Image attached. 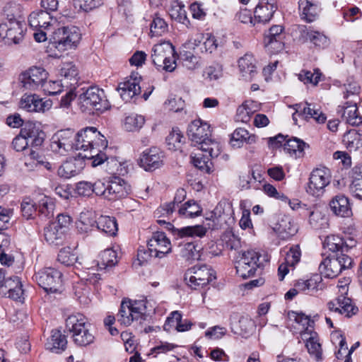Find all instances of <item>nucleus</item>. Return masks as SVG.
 I'll use <instances>...</instances> for the list:
<instances>
[{
  "instance_id": "5701e85b",
  "label": "nucleus",
  "mask_w": 362,
  "mask_h": 362,
  "mask_svg": "<svg viewBox=\"0 0 362 362\" xmlns=\"http://www.w3.org/2000/svg\"><path fill=\"white\" fill-rule=\"evenodd\" d=\"M276 9L275 0H259L255 9V19L258 23H267L270 21Z\"/></svg>"
},
{
  "instance_id": "09e8293b",
  "label": "nucleus",
  "mask_w": 362,
  "mask_h": 362,
  "mask_svg": "<svg viewBox=\"0 0 362 362\" xmlns=\"http://www.w3.org/2000/svg\"><path fill=\"white\" fill-rule=\"evenodd\" d=\"M55 204L53 199L49 197L43 196L38 201L37 211L42 218H50L54 216Z\"/></svg>"
},
{
  "instance_id": "c03bdc74",
  "label": "nucleus",
  "mask_w": 362,
  "mask_h": 362,
  "mask_svg": "<svg viewBox=\"0 0 362 362\" xmlns=\"http://www.w3.org/2000/svg\"><path fill=\"white\" fill-rule=\"evenodd\" d=\"M50 16L47 11H37L32 12L28 16L29 25L35 29L47 28L49 25Z\"/></svg>"
},
{
  "instance_id": "72a5a7b5",
  "label": "nucleus",
  "mask_w": 362,
  "mask_h": 362,
  "mask_svg": "<svg viewBox=\"0 0 362 362\" xmlns=\"http://www.w3.org/2000/svg\"><path fill=\"white\" fill-rule=\"evenodd\" d=\"M62 77L61 81L66 87H71L77 83L78 69L72 62L64 63L59 71Z\"/></svg>"
},
{
  "instance_id": "0eeeda50",
  "label": "nucleus",
  "mask_w": 362,
  "mask_h": 362,
  "mask_svg": "<svg viewBox=\"0 0 362 362\" xmlns=\"http://www.w3.org/2000/svg\"><path fill=\"white\" fill-rule=\"evenodd\" d=\"M34 279L47 293H56L62 288V273L54 268L47 267L36 272Z\"/></svg>"
},
{
  "instance_id": "0e129e2a",
  "label": "nucleus",
  "mask_w": 362,
  "mask_h": 362,
  "mask_svg": "<svg viewBox=\"0 0 362 362\" xmlns=\"http://www.w3.org/2000/svg\"><path fill=\"white\" fill-rule=\"evenodd\" d=\"M301 252L298 245H293L286 252L285 262L289 266L294 267L300 259Z\"/></svg>"
},
{
  "instance_id": "393cba45",
  "label": "nucleus",
  "mask_w": 362,
  "mask_h": 362,
  "mask_svg": "<svg viewBox=\"0 0 362 362\" xmlns=\"http://www.w3.org/2000/svg\"><path fill=\"white\" fill-rule=\"evenodd\" d=\"M301 337L306 341L305 346L308 353L313 356L316 361H321L322 350L317 333L313 330L303 332L301 333Z\"/></svg>"
},
{
  "instance_id": "8fccbe9b",
  "label": "nucleus",
  "mask_w": 362,
  "mask_h": 362,
  "mask_svg": "<svg viewBox=\"0 0 362 362\" xmlns=\"http://www.w3.org/2000/svg\"><path fill=\"white\" fill-rule=\"evenodd\" d=\"M342 141L350 151H356L362 146L361 134L354 129L346 132L343 136Z\"/></svg>"
},
{
  "instance_id": "4c0bfd02",
  "label": "nucleus",
  "mask_w": 362,
  "mask_h": 362,
  "mask_svg": "<svg viewBox=\"0 0 362 362\" xmlns=\"http://www.w3.org/2000/svg\"><path fill=\"white\" fill-rule=\"evenodd\" d=\"M257 141L255 134H250L244 128H237L231 134L230 143L233 147L240 148L244 143L252 144Z\"/></svg>"
},
{
  "instance_id": "4d7b16f0",
  "label": "nucleus",
  "mask_w": 362,
  "mask_h": 362,
  "mask_svg": "<svg viewBox=\"0 0 362 362\" xmlns=\"http://www.w3.org/2000/svg\"><path fill=\"white\" fill-rule=\"evenodd\" d=\"M322 74L319 69H314V72L310 71L302 70L298 75V78L304 83H311L317 85L320 80Z\"/></svg>"
},
{
  "instance_id": "b1692460",
  "label": "nucleus",
  "mask_w": 362,
  "mask_h": 362,
  "mask_svg": "<svg viewBox=\"0 0 362 362\" xmlns=\"http://www.w3.org/2000/svg\"><path fill=\"white\" fill-rule=\"evenodd\" d=\"M21 130L32 147H40L44 143L45 133L35 124L27 122Z\"/></svg>"
},
{
  "instance_id": "f03ea898",
  "label": "nucleus",
  "mask_w": 362,
  "mask_h": 362,
  "mask_svg": "<svg viewBox=\"0 0 362 362\" xmlns=\"http://www.w3.org/2000/svg\"><path fill=\"white\" fill-rule=\"evenodd\" d=\"M75 150H82L78 156L82 158L81 155L97 154V152L104 151L107 147L106 138L101 134L96 127H88L80 130L76 134L75 141Z\"/></svg>"
},
{
  "instance_id": "f3484780",
  "label": "nucleus",
  "mask_w": 362,
  "mask_h": 362,
  "mask_svg": "<svg viewBox=\"0 0 362 362\" xmlns=\"http://www.w3.org/2000/svg\"><path fill=\"white\" fill-rule=\"evenodd\" d=\"M82 159L91 160V165L97 167L105 164V170L110 174L121 173V163L114 157H108L103 151L97 152V154L81 155Z\"/></svg>"
},
{
  "instance_id": "6e6d98bb",
  "label": "nucleus",
  "mask_w": 362,
  "mask_h": 362,
  "mask_svg": "<svg viewBox=\"0 0 362 362\" xmlns=\"http://www.w3.org/2000/svg\"><path fill=\"white\" fill-rule=\"evenodd\" d=\"M324 247L327 248L333 252H341L343 245V237L330 235L327 236L324 241Z\"/></svg>"
},
{
  "instance_id": "2eb2a0df",
  "label": "nucleus",
  "mask_w": 362,
  "mask_h": 362,
  "mask_svg": "<svg viewBox=\"0 0 362 362\" xmlns=\"http://www.w3.org/2000/svg\"><path fill=\"white\" fill-rule=\"evenodd\" d=\"M149 256L162 258L171 252V243L163 232H156L147 243Z\"/></svg>"
},
{
  "instance_id": "e2e57ef3",
  "label": "nucleus",
  "mask_w": 362,
  "mask_h": 362,
  "mask_svg": "<svg viewBox=\"0 0 362 362\" xmlns=\"http://www.w3.org/2000/svg\"><path fill=\"white\" fill-rule=\"evenodd\" d=\"M101 265L104 267H112L117 263V252L112 249L105 250L101 253Z\"/></svg>"
},
{
  "instance_id": "1a4fd4ad",
  "label": "nucleus",
  "mask_w": 362,
  "mask_h": 362,
  "mask_svg": "<svg viewBox=\"0 0 362 362\" xmlns=\"http://www.w3.org/2000/svg\"><path fill=\"white\" fill-rule=\"evenodd\" d=\"M216 279L215 272L207 265L194 266L185 274L187 284L193 289L207 285Z\"/></svg>"
},
{
  "instance_id": "c85d7f7f",
  "label": "nucleus",
  "mask_w": 362,
  "mask_h": 362,
  "mask_svg": "<svg viewBox=\"0 0 362 362\" xmlns=\"http://www.w3.org/2000/svg\"><path fill=\"white\" fill-rule=\"evenodd\" d=\"M96 214L93 211L84 210L81 212L76 228L81 233H88L96 228Z\"/></svg>"
},
{
  "instance_id": "a19ab883",
  "label": "nucleus",
  "mask_w": 362,
  "mask_h": 362,
  "mask_svg": "<svg viewBox=\"0 0 362 362\" xmlns=\"http://www.w3.org/2000/svg\"><path fill=\"white\" fill-rule=\"evenodd\" d=\"M298 8L301 18L308 23L313 22L318 16V6L308 0H299Z\"/></svg>"
},
{
  "instance_id": "bb28decb",
  "label": "nucleus",
  "mask_w": 362,
  "mask_h": 362,
  "mask_svg": "<svg viewBox=\"0 0 362 362\" xmlns=\"http://www.w3.org/2000/svg\"><path fill=\"white\" fill-rule=\"evenodd\" d=\"M300 37L305 41L310 42L320 48H325L329 44V40L325 35L313 30L311 27L303 26L300 30Z\"/></svg>"
},
{
  "instance_id": "6e6552de",
  "label": "nucleus",
  "mask_w": 362,
  "mask_h": 362,
  "mask_svg": "<svg viewBox=\"0 0 362 362\" xmlns=\"http://www.w3.org/2000/svg\"><path fill=\"white\" fill-rule=\"evenodd\" d=\"M144 310L145 306L142 301L123 299L117 315V322L122 325L129 326L134 320L144 319Z\"/></svg>"
},
{
  "instance_id": "69168bd1",
  "label": "nucleus",
  "mask_w": 362,
  "mask_h": 362,
  "mask_svg": "<svg viewBox=\"0 0 362 362\" xmlns=\"http://www.w3.org/2000/svg\"><path fill=\"white\" fill-rule=\"evenodd\" d=\"M102 0H74V4L76 8L86 12L90 11L101 4Z\"/></svg>"
},
{
  "instance_id": "58836bf2",
  "label": "nucleus",
  "mask_w": 362,
  "mask_h": 362,
  "mask_svg": "<svg viewBox=\"0 0 362 362\" xmlns=\"http://www.w3.org/2000/svg\"><path fill=\"white\" fill-rule=\"evenodd\" d=\"M319 270L326 278L332 279L338 276L342 271L337 259L334 257L325 258L320 264Z\"/></svg>"
},
{
  "instance_id": "20e7f679",
  "label": "nucleus",
  "mask_w": 362,
  "mask_h": 362,
  "mask_svg": "<svg viewBox=\"0 0 362 362\" xmlns=\"http://www.w3.org/2000/svg\"><path fill=\"white\" fill-rule=\"evenodd\" d=\"M79 101L83 111L103 112L110 107L105 92L96 86H91L80 94Z\"/></svg>"
},
{
  "instance_id": "f8f14e48",
  "label": "nucleus",
  "mask_w": 362,
  "mask_h": 362,
  "mask_svg": "<svg viewBox=\"0 0 362 362\" xmlns=\"http://www.w3.org/2000/svg\"><path fill=\"white\" fill-rule=\"evenodd\" d=\"M330 181L331 174L327 168H315L310 173L306 192L313 196L320 197L324 193L325 188Z\"/></svg>"
},
{
  "instance_id": "9b49d317",
  "label": "nucleus",
  "mask_w": 362,
  "mask_h": 362,
  "mask_svg": "<svg viewBox=\"0 0 362 362\" xmlns=\"http://www.w3.org/2000/svg\"><path fill=\"white\" fill-rule=\"evenodd\" d=\"M259 254L253 250L242 252L240 259L236 262V273L243 279L253 276L259 267Z\"/></svg>"
},
{
  "instance_id": "37998d69",
  "label": "nucleus",
  "mask_w": 362,
  "mask_h": 362,
  "mask_svg": "<svg viewBox=\"0 0 362 362\" xmlns=\"http://www.w3.org/2000/svg\"><path fill=\"white\" fill-rule=\"evenodd\" d=\"M24 33V23L16 21L14 18H10V30L7 34V42L19 44L23 39Z\"/></svg>"
},
{
  "instance_id": "338daca9",
  "label": "nucleus",
  "mask_w": 362,
  "mask_h": 362,
  "mask_svg": "<svg viewBox=\"0 0 362 362\" xmlns=\"http://www.w3.org/2000/svg\"><path fill=\"white\" fill-rule=\"evenodd\" d=\"M184 136L181 131L178 128H173L170 134L167 136L166 140L169 145H173L177 148V145L183 142Z\"/></svg>"
},
{
  "instance_id": "c756f323",
  "label": "nucleus",
  "mask_w": 362,
  "mask_h": 362,
  "mask_svg": "<svg viewBox=\"0 0 362 362\" xmlns=\"http://www.w3.org/2000/svg\"><path fill=\"white\" fill-rule=\"evenodd\" d=\"M238 68L242 78L245 81H251L257 73L255 59L253 55L245 54L238 60Z\"/></svg>"
},
{
  "instance_id": "2f4dec72",
  "label": "nucleus",
  "mask_w": 362,
  "mask_h": 362,
  "mask_svg": "<svg viewBox=\"0 0 362 362\" xmlns=\"http://www.w3.org/2000/svg\"><path fill=\"white\" fill-rule=\"evenodd\" d=\"M293 107L296 112H300L305 118H313L318 123H324L326 120L325 114L316 108L315 105L308 103H298L293 105Z\"/></svg>"
},
{
  "instance_id": "603ef678",
  "label": "nucleus",
  "mask_w": 362,
  "mask_h": 362,
  "mask_svg": "<svg viewBox=\"0 0 362 362\" xmlns=\"http://www.w3.org/2000/svg\"><path fill=\"white\" fill-rule=\"evenodd\" d=\"M144 122L145 119L144 116L137 114H132L126 117L124 127L128 132H134L141 128Z\"/></svg>"
},
{
  "instance_id": "49530a36",
  "label": "nucleus",
  "mask_w": 362,
  "mask_h": 362,
  "mask_svg": "<svg viewBox=\"0 0 362 362\" xmlns=\"http://www.w3.org/2000/svg\"><path fill=\"white\" fill-rule=\"evenodd\" d=\"M276 230L281 238L288 239L297 233L298 228L288 216H284L277 223Z\"/></svg>"
},
{
  "instance_id": "3c124183",
  "label": "nucleus",
  "mask_w": 362,
  "mask_h": 362,
  "mask_svg": "<svg viewBox=\"0 0 362 362\" xmlns=\"http://www.w3.org/2000/svg\"><path fill=\"white\" fill-rule=\"evenodd\" d=\"M169 15L172 19L183 25H187L189 23L187 16V12L185 9V6L177 1L172 4L169 10Z\"/></svg>"
},
{
  "instance_id": "a18cd8bd",
  "label": "nucleus",
  "mask_w": 362,
  "mask_h": 362,
  "mask_svg": "<svg viewBox=\"0 0 362 362\" xmlns=\"http://www.w3.org/2000/svg\"><path fill=\"white\" fill-rule=\"evenodd\" d=\"M284 36L276 35L272 33H265L264 44L265 47L272 54L281 51L284 47Z\"/></svg>"
},
{
  "instance_id": "7ed1b4c3",
  "label": "nucleus",
  "mask_w": 362,
  "mask_h": 362,
  "mask_svg": "<svg viewBox=\"0 0 362 362\" xmlns=\"http://www.w3.org/2000/svg\"><path fill=\"white\" fill-rule=\"evenodd\" d=\"M66 328L71 333L74 344L78 346H87L95 341V336L90 331V325L81 314L69 316L66 320Z\"/></svg>"
},
{
  "instance_id": "a211bd4d",
  "label": "nucleus",
  "mask_w": 362,
  "mask_h": 362,
  "mask_svg": "<svg viewBox=\"0 0 362 362\" xmlns=\"http://www.w3.org/2000/svg\"><path fill=\"white\" fill-rule=\"evenodd\" d=\"M164 154L157 147L145 150L139 158V164L146 171H153L163 165Z\"/></svg>"
},
{
  "instance_id": "c9c22d12",
  "label": "nucleus",
  "mask_w": 362,
  "mask_h": 362,
  "mask_svg": "<svg viewBox=\"0 0 362 362\" xmlns=\"http://www.w3.org/2000/svg\"><path fill=\"white\" fill-rule=\"evenodd\" d=\"M332 211L337 216L348 217L351 214L349 199L344 195L335 196L329 203Z\"/></svg>"
},
{
  "instance_id": "ea45409f",
  "label": "nucleus",
  "mask_w": 362,
  "mask_h": 362,
  "mask_svg": "<svg viewBox=\"0 0 362 362\" xmlns=\"http://www.w3.org/2000/svg\"><path fill=\"white\" fill-rule=\"evenodd\" d=\"M96 229L109 236H115L118 230L115 217L100 216L97 219Z\"/></svg>"
},
{
  "instance_id": "cd10ccee",
  "label": "nucleus",
  "mask_w": 362,
  "mask_h": 362,
  "mask_svg": "<svg viewBox=\"0 0 362 362\" xmlns=\"http://www.w3.org/2000/svg\"><path fill=\"white\" fill-rule=\"evenodd\" d=\"M43 235L45 241L52 246H60L66 238V233L51 223L44 228Z\"/></svg>"
},
{
  "instance_id": "de8ad7c7",
  "label": "nucleus",
  "mask_w": 362,
  "mask_h": 362,
  "mask_svg": "<svg viewBox=\"0 0 362 362\" xmlns=\"http://www.w3.org/2000/svg\"><path fill=\"white\" fill-rule=\"evenodd\" d=\"M200 250L201 247L198 244L188 242L180 246V255L186 261L191 262L200 258Z\"/></svg>"
},
{
  "instance_id": "864d4df0",
  "label": "nucleus",
  "mask_w": 362,
  "mask_h": 362,
  "mask_svg": "<svg viewBox=\"0 0 362 362\" xmlns=\"http://www.w3.org/2000/svg\"><path fill=\"white\" fill-rule=\"evenodd\" d=\"M77 259L76 255L71 251L69 247L61 249L57 256V261L66 267L74 266L77 262Z\"/></svg>"
},
{
  "instance_id": "412c9836",
  "label": "nucleus",
  "mask_w": 362,
  "mask_h": 362,
  "mask_svg": "<svg viewBox=\"0 0 362 362\" xmlns=\"http://www.w3.org/2000/svg\"><path fill=\"white\" fill-rule=\"evenodd\" d=\"M327 305L331 312L339 315L344 314L346 317H351L358 311V308L352 304L351 299L343 295L339 296L334 300L328 302Z\"/></svg>"
},
{
  "instance_id": "f704fd0d",
  "label": "nucleus",
  "mask_w": 362,
  "mask_h": 362,
  "mask_svg": "<svg viewBox=\"0 0 362 362\" xmlns=\"http://www.w3.org/2000/svg\"><path fill=\"white\" fill-rule=\"evenodd\" d=\"M192 326V323L188 320H182L181 313L176 310L172 312L168 317L164 329L168 330L171 327H175L177 332H185L190 329Z\"/></svg>"
},
{
  "instance_id": "bf43d9fd",
  "label": "nucleus",
  "mask_w": 362,
  "mask_h": 362,
  "mask_svg": "<svg viewBox=\"0 0 362 362\" xmlns=\"http://www.w3.org/2000/svg\"><path fill=\"white\" fill-rule=\"evenodd\" d=\"M308 214H309V223L314 229L320 230L327 226V220L320 213L310 211H308Z\"/></svg>"
},
{
  "instance_id": "774afa93",
  "label": "nucleus",
  "mask_w": 362,
  "mask_h": 362,
  "mask_svg": "<svg viewBox=\"0 0 362 362\" xmlns=\"http://www.w3.org/2000/svg\"><path fill=\"white\" fill-rule=\"evenodd\" d=\"M175 206L173 203L168 202L160 206L155 211L156 216L158 217H167L170 219V216L175 211Z\"/></svg>"
},
{
  "instance_id": "4468645a",
  "label": "nucleus",
  "mask_w": 362,
  "mask_h": 362,
  "mask_svg": "<svg viewBox=\"0 0 362 362\" xmlns=\"http://www.w3.org/2000/svg\"><path fill=\"white\" fill-rule=\"evenodd\" d=\"M76 134L71 129H62L55 133L50 144L53 152L60 155H65L66 153L75 150V141Z\"/></svg>"
},
{
  "instance_id": "a878e982",
  "label": "nucleus",
  "mask_w": 362,
  "mask_h": 362,
  "mask_svg": "<svg viewBox=\"0 0 362 362\" xmlns=\"http://www.w3.org/2000/svg\"><path fill=\"white\" fill-rule=\"evenodd\" d=\"M338 114L342 119L351 126H358L362 124V116L358 112L356 104L346 103L343 106H339Z\"/></svg>"
},
{
  "instance_id": "9d476101",
  "label": "nucleus",
  "mask_w": 362,
  "mask_h": 362,
  "mask_svg": "<svg viewBox=\"0 0 362 362\" xmlns=\"http://www.w3.org/2000/svg\"><path fill=\"white\" fill-rule=\"evenodd\" d=\"M206 220L211 221V223L206 224L207 227L202 225H195L176 228L168 221L165 228L177 238H202L206 235L208 229L214 230L217 228V224L216 223L217 218L214 214L211 213L209 217L206 218Z\"/></svg>"
},
{
  "instance_id": "e433bc0d",
  "label": "nucleus",
  "mask_w": 362,
  "mask_h": 362,
  "mask_svg": "<svg viewBox=\"0 0 362 362\" xmlns=\"http://www.w3.org/2000/svg\"><path fill=\"white\" fill-rule=\"evenodd\" d=\"M83 168L82 163L79 160L74 159L66 160L59 166L57 174L60 177L69 179L79 174Z\"/></svg>"
},
{
  "instance_id": "423d86ee",
  "label": "nucleus",
  "mask_w": 362,
  "mask_h": 362,
  "mask_svg": "<svg viewBox=\"0 0 362 362\" xmlns=\"http://www.w3.org/2000/svg\"><path fill=\"white\" fill-rule=\"evenodd\" d=\"M175 47L170 42L155 45L152 49L151 59L158 70L171 72L176 67Z\"/></svg>"
},
{
  "instance_id": "6ab92c4d",
  "label": "nucleus",
  "mask_w": 362,
  "mask_h": 362,
  "mask_svg": "<svg viewBox=\"0 0 362 362\" xmlns=\"http://www.w3.org/2000/svg\"><path fill=\"white\" fill-rule=\"evenodd\" d=\"M229 320L231 331L245 337L249 335L255 327L254 322L250 317L240 315L238 313L231 314Z\"/></svg>"
},
{
  "instance_id": "473e14b6",
  "label": "nucleus",
  "mask_w": 362,
  "mask_h": 362,
  "mask_svg": "<svg viewBox=\"0 0 362 362\" xmlns=\"http://www.w3.org/2000/svg\"><path fill=\"white\" fill-rule=\"evenodd\" d=\"M308 147V144L297 137L288 138L284 144V151L296 158L303 157L305 148Z\"/></svg>"
},
{
  "instance_id": "aec40b11",
  "label": "nucleus",
  "mask_w": 362,
  "mask_h": 362,
  "mask_svg": "<svg viewBox=\"0 0 362 362\" xmlns=\"http://www.w3.org/2000/svg\"><path fill=\"white\" fill-rule=\"evenodd\" d=\"M130 192L131 187L124 179L117 176H112L109 178L107 199L115 200L124 198Z\"/></svg>"
},
{
  "instance_id": "39448f33",
  "label": "nucleus",
  "mask_w": 362,
  "mask_h": 362,
  "mask_svg": "<svg viewBox=\"0 0 362 362\" xmlns=\"http://www.w3.org/2000/svg\"><path fill=\"white\" fill-rule=\"evenodd\" d=\"M81 39V33L78 27L70 25L56 29L50 40L58 50L75 49Z\"/></svg>"
},
{
  "instance_id": "79ce46f5",
  "label": "nucleus",
  "mask_w": 362,
  "mask_h": 362,
  "mask_svg": "<svg viewBox=\"0 0 362 362\" xmlns=\"http://www.w3.org/2000/svg\"><path fill=\"white\" fill-rule=\"evenodd\" d=\"M202 212V206L194 200L190 199L180 206L177 214L181 218H193L201 216Z\"/></svg>"
},
{
  "instance_id": "dca6fc26",
  "label": "nucleus",
  "mask_w": 362,
  "mask_h": 362,
  "mask_svg": "<svg viewBox=\"0 0 362 362\" xmlns=\"http://www.w3.org/2000/svg\"><path fill=\"white\" fill-rule=\"evenodd\" d=\"M20 107L28 112L44 113L52 106V101L49 99L41 98L36 94L25 93L21 98Z\"/></svg>"
},
{
  "instance_id": "680f3d73",
  "label": "nucleus",
  "mask_w": 362,
  "mask_h": 362,
  "mask_svg": "<svg viewBox=\"0 0 362 362\" xmlns=\"http://www.w3.org/2000/svg\"><path fill=\"white\" fill-rule=\"evenodd\" d=\"M21 212L26 219L33 218L37 212L35 204L30 198H25L21 203Z\"/></svg>"
},
{
  "instance_id": "f257e3e1",
  "label": "nucleus",
  "mask_w": 362,
  "mask_h": 362,
  "mask_svg": "<svg viewBox=\"0 0 362 362\" xmlns=\"http://www.w3.org/2000/svg\"><path fill=\"white\" fill-rule=\"evenodd\" d=\"M188 138L198 146L202 153H207L211 158H217L221 153L219 143L211 139L210 125L201 119L192 121L187 127Z\"/></svg>"
},
{
  "instance_id": "ddd939ff",
  "label": "nucleus",
  "mask_w": 362,
  "mask_h": 362,
  "mask_svg": "<svg viewBox=\"0 0 362 362\" xmlns=\"http://www.w3.org/2000/svg\"><path fill=\"white\" fill-rule=\"evenodd\" d=\"M47 76L48 73L44 68L33 66L23 72L19 76V80L25 89L35 90L40 87L47 86Z\"/></svg>"
},
{
  "instance_id": "7c9ffc66",
  "label": "nucleus",
  "mask_w": 362,
  "mask_h": 362,
  "mask_svg": "<svg viewBox=\"0 0 362 362\" xmlns=\"http://www.w3.org/2000/svg\"><path fill=\"white\" fill-rule=\"evenodd\" d=\"M67 345V340L65 335L61 331L54 329L51 332L50 337L47 339L45 347L52 353L60 354L64 351Z\"/></svg>"
},
{
  "instance_id": "052dcab7",
  "label": "nucleus",
  "mask_w": 362,
  "mask_h": 362,
  "mask_svg": "<svg viewBox=\"0 0 362 362\" xmlns=\"http://www.w3.org/2000/svg\"><path fill=\"white\" fill-rule=\"evenodd\" d=\"M289 317H293L294 320L298 323L302 325L303 327H306L304 332H310V330H313L314 321L312 320L309 316L305 315L302 313H297L292 311L289 313Z\"/></svg>"
},
{
  "instance_id": "13d9d810",
  "label": "nucleus",
  "mask_w": 362,
  "mask_h": 362,
  "mask_svg": "<svg viewBox=\"0 0 362 362\" xmlns=\"http://www.w3.org/2000/svg\"><path fill=\"white\" fill-rule=\"evenodd\" d=\"M168 30V24L164 19L156 16L151 23V36H160Z\"/></svg>"
},
{
  "instance_id": "5fc2aeb1",
  "label": "nucleus",
  "mask_w": 362,
  "mask_h": 362,
  "mask_svg": "<svg viewBox=\"0 0 362 362\" xmlns=\"http://www.w3.org/2000/svg\"><path fill=\"white\" fill-rule=\"evenodd\" d=\"M204 153L205 154L194 153V156L192 155V163L196 168L201 170L209 173L211 169L210 165L211 164L210 160L213 158H211L209 153Z\"/></svg>"
},
{
  "instance_id": "4be33fe9",
  "label": "nucleus",
  "mask_w": 362,
  "mask_h": 362,
  "mask_svg": "<svg viewBox=\"0 0 362 362\" xmlns=\"http://www.w3.org/2000/svg\"><path fill=\"white\" fill-rule=\"evenodd\" d=\"M140 79L138 73L132 74L125 81L119 84L117 90L123 100H128L140 93Z\"/></svg>"
}]
</instances>
